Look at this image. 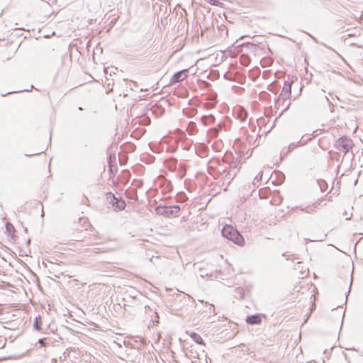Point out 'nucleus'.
Segmentation results:
<instances>
[{"label":"nucleus","instance_id":"obj_20","mask_svg":"<svg viewBox=\"0 0 363 363\" xmlns=\"http://www.w3.org/2000/svg\"><path fill=\"white\" fill-rule=\"evenodd\" d=\"M177 199H178V200H179L181 201H184L186 199V196H185L184 194L181 193V194L177 195Z\"/></svg>","mask_w":363,"mask_h":363},{"label":"nucleus","instance_id":"obj_16","mask_svg":"<svg viewBox=\"0 0 363 363\" xmlns=\"http://www.w3.org/2000/svg\"><path fill=\"white\" fill-rule=\"evenodd\" d=\"M235 293L237 295H235V297L238 298V296H239V298H242L244 296V291L243 289L240 287H238L235 289Z\"/></svg>","mask_w":363,"mask_h":363},{"label":"nucleus","instance_id":"obj_5","mask_svg":"<svg viewBox=\"0 0 363 363\" xmlns=\"http://www.w3.org/2000/svg\"><path fill=\"white\" fill-rule=\"evenodd\" d=\"M238 169H236V164H230L228 169H223V174L227 179L232 180L238 173Z\"/></svg>","mask_w":363,"mask_h":363},{"label":"nucleus","instance_id":"obj_26","mask_svg":"<svg viewBox=\"0 0 363 363\" xmlns=\"http://www.w3.org/2000/svg\"><path fill=\"white\" fill-rule=\"evenodd\" d=\"M75 240H77V241H82V240H81L80 238L77 237Z\"/></svg>","mask_w":363,"mask_h":363},{"label":"nucleus","instance_id":"obj_25","mask_svg":"<svg viewBox=\"0 0 363 363\" xmlns=\"http://www.w3.org/2000/svg\"><path fill=\"white\" fill-rule=\"evenodd\" d=\"M326 237V235H323L322 238L320 239V240H323V239Z\"/></svg>","mask_w":363,"mask_h":363},{"label":"nucleus","instance_id":"obj_10","mask_svg":"<svg viewBox=\"0 0 363 363\" xmlns=\"http://www.w3.org/2000/svg\"><path fill=\"white\" fill-rule=\"evenodd\" d=\"M126 204L125 201L121 199H117L116 201L113 203V206L115 207L118 210H123L125 207Z\"/></svg>","mask_w":363,"mask_h":363},{"label":"nucleus","instance_id":"obj_3","mask_svg":"<svg viewBox=\"0 0 363 363\" xmlns=\"http://www.w3.org/2000/svg\"><path fill=\"white\" fill-rule=\"evenodd\" d=\"M337 148L343 152L345 154L349 152L350 150H352L354 143L351 138L343 136L340 137L337 140Z\"/></svg>","mask_w":363,"mask_h":363},{"label":"nucleus","instance_id":"obj_13","mask_svg":"<svg viewBox=\"0 0 363 363\" xmlns=\"http://www.w3.org/2000/svg\"><path fill=\"white\" fill-rule=\"evenodd\" d=\"M42 319L40 316L36 317L34 320L33 327L36 330H41Z\"/></svg>","mask_w":363,"mask_h":363},{"label":"nucleus","instance_id":"obj_24","mask_svg":"<svg viewBox=\"0 0 363 363\" xmlns=\"http://www.w3.org/2000/svg\"><path fill=\"white\" fill-rule=\"evenodd\" d=\"M11 93H12V92H8V93H6V94H1V96H6V95H8V94H11Z\"/></svg>","mask_w":363,"mask_h":363},{"label":"nucleus","instance_id":"obj_9","mask_svg":"<svg viewBox=\"0 0 363 363\" xmlns=\"http://www.w3.org/2000/svg\"><path fill=\"white\" fill-rule=\"evenodd\" d=\"M311 138H307L306 139H304V136H303L299 141L297 142V144H295L294 143H291L289 145V151H290L291 150H293L296 147L298 146V144H299L300 145H305L307 141L310 140Z\"/></svg>","mask_w":363,"mask_h":363},{"label":"nucleus","instance_id":"obj_18","mask_svg":"<svg viewBox=\"0 0 363 363\" xmlns=\"http://www.w3.org/2000/svg\"><path fill=\"white\" fill-rule=\"evenodd\" d=\"M208 3L213 6H221L222 3L219 0H206Z\"/></svg>","mask_w":363,"mask_h":363},{"label":"nucleus","instance_id":"obj_11","mask_svg":"<svg viewBox=\"0 0 363 363\" xmlns=\"http://www.w3.org/2000/svg\"><path fill=\"white\" fill-rule=\"evenodd\" d=\"M220 129H221L220 125H219L218 128L216 127V128H211L208 131V135L211 138L217 137Z\"/></svg>","mask_w":363,"mask_h":363},{"label":"nucleus","instance_id":"obj_12","mask_svg":"<svg viewBox=\"0 0 363 363\" xmlns=\"http://www.w3.org/2000/svg\"><path fill=\"white\" fill-rule=\"evenodd\" d=\"M201 121L205 125H208V124L214 122L215 118L213 115L203 116L201 118Z\"/></svg>","mask_w":363,"mask_h":363},{"label":"nucleus","instance_id":"obj_27","mask_svg":"<svg viewBox=\"0 0 363 363\" xmlns=\"http://www.w3.org/2000/svg\"><path fill=\"white\" fill-rule=\"evenodd\" d=\"M325 100H326L328 102H329V99H328V97H327V96H325Z\"/></svg>","mask_w":363,"mask_h":363},{"label":"nucleus","instance_id":"obj_1","mask_svg":"<svg viewBox=\"0 0 363 363\" xmlns=\"http://www.w3.org/2000/svg\"><path fill=\"white\" fill-rule=\"evenodd\" d=\"M222 235L239 246H243L245 244L243 237L231 225H225L222 230Z\"/></svg>","mask_w":363,"mask_h":363},{"label":"nucleus","instance_id":"obj_4","mask_svg":"<svg viewBox=\"0 0 363 363\" xmlns=\"http://www.w3.org/2000/svg\"><path fill=\"white\" fill-rule=\"evenodd\" d=\"M293 82H285L282 90L279 96V101L283 100L284 101L289 99L291 95V84Z\"/></svg>","mask_w":363,"mask_h":363},{"label":"nucleus","instance_id":"obj_14","mask_svg":"<svg viewBox=\"0 0 363 363\" xmlns=\"http://www.w3.org/2000/svg\"><path fill=\"white\" fill-rule=\"evenodd\" d=\"M191 337L196 343H199L201 345L203 344V339L200 335L193 333L191 335Z\"/></svg>","mask_w":363,"mask_h":363},{"label":"nucleus","instance_id":"obj_15","mask_svg":"<svg viewBox=\"0 0 363 363\" xmlns=\"http://www.w3.org/2000/svg\"><path fill=\"white\" fill-rule=\"evenodd\" d=\"M117 199H118V198H116V197L115 196V195H114L113 193H111V192H108V193H107V194H106V199H107V201H108L109 203H112V205L113 204V203L116 201V200Z\"/></svg>","mask_w":363,"mask_h":363},{"label":"nucleus","instance_id":"obj_8","mask_svg":"<svg viewBox=\"0 0 363 363\" xmlns=\"http://www.w3.org/2000/svg\"><path fill=\"white\" fill-rule=\"evenodd\" d=\"M179 301L180 302H184V303H191V306L194 304V301L193 298L187 295L182 294L179 295L176 297L175 301Z\"/></svg>","mask_w":363,"mask_h":363},{"label":"nucleus","instance_id":"obj_28","mask_svg":"<svg viewBox=\"0 0 363 363\" xmlns=\"http://www.w3.org/2000/svg\"><path fill=\"white\" fill-rule=\"evenodd\" d=\"M44 216V211H43V212H42V216Z\"/></svg>","mask_w":363,"mask_h":363},{"label":"nucleus","instance_id":"obj_21","mask_svg":"<svg viewBox=\"0 0 363 363\" xmlns=\"http://www.w3.org/2000/svg\"><path fill=\"white\" fill-rule=\"evenodd\" d=\"M45 341H46L45 338H42L38 340V343L40 345L41 347H44L47 344Z\"/></svg>","mask_w":363,"mask_h":363},{"label":"nucleus","instance_id":"obj_19","mask_svg":"<svg viewBox=\"0 0 363 363\" xmlns=\"http://www.w3.org/2000/svg\"><path fill=\"white\" fill-rule=\"evenodd\" d=\"M6 230L7 232L11 233V231H14V228L11 223L8 222L6 223Z\"/></svg>","mask_w":363,"mask_h":363},{"label":"nucleus","instance_id":"obj_7","mask_svg":"<svg viewBox=\"0 0 363 363\" xmlns=\"http://www.w3.org/2000/svg\"><path fill=\"white\" fill-rule=\"evenodd\" d=\"M246 322L250 325H258L262 322V317L259 314L251 315L247 317Z\"/></svg>","mask_w":363,"mask_h":363},{"label":"nucleus","instance_id":"obj_23","mask_svg":"<svg viewBox=\"0 0 363 363\" xmlns=\"http://www.w3.org/2000/svg\"><path fill=\"white\" fill-rule=\"evenodd\" d=\"M301 211H304L305 212L310 213H312V211H313V208L312 207L308 206L306 208V209L301 208Z\"/></svg>","mask_w":363,"mask_h":363},{"label":"nucleus","instance_id":"obj_2","mask_svg":"<svg viewBox=\"0 0 363 363\" xmlns=\"http://www.w3.org/2000/svg\"><path fill=\"white\" fill-rule=\"evenodd\" d=\"M159 215L164 216L167 217L177 216L180 212V207L179 206H157L155 209Z\"/></svg>","mask_w":363,"mask_h":363},{"label":"nucleus","instance_id":"obj_22","mask_svg":"<svg viewBox=\"0 0 363 363\" xmlns=\"http://www.w3.org/2000/svg\"><path fill=\"white\" fill-rule=\"evenodd\" d=\"M240 118L241 121H245L247 118V113L245 112H242L240 115Z\"/></svg>","mask_w":363,"mask_h":363},{"label":"nucleus","instance_id":"obj_17","mask_svg":"<svg viewBox=\"0 0 363 363\" xmlns=\"http://www.w3.org/2000/svg\"><path fill=\"white\" fill-rule=\"evenodd\" d=\"M263 173L262 172H259L258 174L255 177L253 181V184L255 186L257 183L261 182L262 179Z\"/></svg>","mask_w":363,"mask_h":363},{"label":"nucleus","instance_id":"obj_6","mask_svg":"<svg viewBox=\"0 0 363 363\" xmlns=\"http://www.w3.org/2000/svg\"><path fill=\"white\" fill-rule=\"evenodd\" d=\"M187 69H183L174 74L171 79V83L174 84L183 81L187 77Z\"/></svg>","mask_w":363,"mask_h":363}]
</instances>
